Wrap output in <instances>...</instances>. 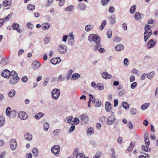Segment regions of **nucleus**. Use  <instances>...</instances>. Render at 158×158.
I'll use <instances>...</instances> for the list:
<instances>
[{
    "label": "nucleus",
    "mask_w": 158,
    "mask_h": 158,
    "mask_svg": "<svg viewBox=\"0 0 158 158\" xmlns=\"http://www.w3.org/2000/svg\"><path fill=\"white\" fill-rule=\"evenodd\" d=\"M88 39L89 41L94 42L96 44L93 48V50L95 51H96L100 46V38L97 35L91 34L89 35Z\"/></svg>",
    "instance_id": "f257e3e1"
},
{
    "label": "nucleus",
    "mask_w": 158,
    "mask_h": 158,
    "mask_svg": "<svg viewBox=\"0 0 158 158\" xmlns=\"http://www.w3.org/2000/svg\"><path fill=\"white\" fill-rule=\"evenodd\" d=\"M19 80L17 74L14 71H11V76L9 83L11 85H15L16 84Z\"/></svg>",
    "instance_id": "f03ea898"
},
{
    "label": "nucleus",
    "mask_w": 158,
    "mask_h": 158,
    "mask_svg": "<svg viewBox=\"0 0 158 158\" xmlns=\"http://www.w3.org/2000/svg\"><path fill=\"white\" fill-rule=\"evenodd\" d=\"M51 94L52 98L57 99L60 95V91L58 89H54L52 90Z\"/></svg>",
    "instance_id": "7ed1b4c3"
},
{
    "label": "nucleus",
    "mask_w": 158,
    "mask_h": 158,
    "mask_svg": "<svg viewBox=\"0 0 158 158\" xmlns=\"http://www.w3.org/2000/svg\"><path fill=\"white\" fill-rule=\"evenodd\" d=\"M81 122L82 123H87L89 121V117L86 113H85L79 117Z\"/></svg>",
    "instance_id": "20e7f679"
},
{
    "label": "nucleus",
    "mask_w": 158,
    "mask_h": 158,
    "mask_svg": "<svg viewBox=\"0 0 158 158\" xmlns=\"http://www.w3.org/2000/svg\"><path fill=\"white\" fill-rule=\"evenodd\" d=\"M60 147L59 145H55L51 148V150L53 154L55 155L58 156L59 155Z\"/></svg>",
    "instance_id": "39448f33"
},
{
    "label": "nucleus",
    "mask_w": 158,
    "mask_h": 158,
    "mask_svg": "<svg viewBox=\"0 0 158 158\" xmlns=\"http://www.w3.org/2000/svg\"><path fill=\"white\" fill-rule=\"evenodd\" d=\"M2 75L3 77L8 78L10 77L11 76V72H10L7 69L4 70L2 72Z\"/></svg>",
    "instance_id": "423d86ee"
},
{
    "label": "nucleus",
    "mask_w": 158,
    "mask_h": 158,
    "mask_svg": "<svg viewBox=\"0 0 158 158\" xmlns=\"http://www.w3.org/2000/svg\"><path fill=\"white\" fill-rule=\"evenodd\" d=\"M67 48L64 45L60 44L59 46V52L61 54H65L67 51Z\"/></svg>",
    "instance_id": "0eeeda50"
},
{
    "label": "nucleus",
    "mask_w": 158,
    "mask_h": 158,
    "mask_svg": "<svg viewBox=\"0 0 158 158\" xmlns=\"http://www.w3.org/2000/svg\"><path fill=\"white\" fill-rule=\"evenodd\" d=\"M18 117L21 120L26 119L28 117L27 114L24 112L20 111L18 113Z\"/></svg>",
    "instance_id": "6e6552de"
},
{
    "label": "nucleus",
    "mask_w": 158,
    "mask_h": 158,
    "mask_svg": "<svg viewBox=\"0 0 158 158\" xmlns=\"http://www.w3.org/2000/svg\"><path fill=\"white\" fill-rule=\"evenodd\" d=\"M17 145V142L15 139H12L10 143V147L12 150H15Z\"/></svg>",
    "instance_id": "1a4fd4ad"
},
{
    "label": "nucleus",
    "mask_w": 158,
    "mask_h": 158,
    "mask_svg": "<svg viewBox=\"0 0 158 158\" xmlns=\"http://www.w3.org/2000/svg\"><path fill=\"white\" fill-rule=\"evenodd\" d=\"M115 119V117L114 115L110 116L107 119V124L108 125H111L113 123Z\"/></svg>",
    "instance_id": "9d476101"
},
{
    "label": "nucleus",
    "mask_w": 158,
    "mask_h": 158,
    "mask_svg": "<svg viewBox=\"0 0 158 158\" xmlns=\"http://www.w3.org/2000/svg\"><path fill=\"white\" fill-rule=\"evenodd\" d=\"M40 65V63L36 60L32 62V66L33 69H38Z\"/></svg>",
    "instance_id": "9b49d317"
},
{
    "label": "nucleus",
    "mask_w": 158,
    "mask_h": 158,
    "mask_svg": "<svg viewBox=\"0 0 158 158\" xmlns=\"http://www.w3.org/2000/svg\"><path fill=\"white\" fill-rule=\"evenodd\" d=\"M2 5L4 6H8L7 9L10 8L11 5V0H5L2 3Z\"/></svg>",
    "instance_id": "f8f14e48"
},
{
    "label": "nucleus",
    "mask_w": 158,
    "mask_h": 158,
    "mask_svg": "<svg viewBox=\"0 0 158 158\" xmlns=\"http://www.w3.org/2000/svg\"><path fill=\"white\" fill-rule=\"evenodd\" d=\"M19 25L18 23H13L12 25L13 29L16 30L18 32L20 33L22 32V30L19 28Z\"/></svg>",
    "instance_id": "ddd939ff"
},
{
    "label": "nucleus",
    "mask_w": 158,
    "mask_h": 158,
    "mask_svg": "<svg viewBox=\"0 0 158 158\" xmlns=\"http://www.w3.org/2000/svg\"><path fill=\"white\" fill-rule=\"evenodd\" d=\"M155 44V42H154L153 39L150 40L147 44V46L148 48L153 47Z\"/></svg>",
    "instance_id": "4468645a"
},
{
    "label": "nucleus",
    "mask_w": 158,
    "mask_h": 158,
    "mask_svg": "<svg viewBox=\"0 0 158 158\" xmlns=\"http://www.w3.org/2000/svg\"><path fill=\"white\" fill-rule=\"evenodd\" d=\"M9 62V59L8 58H5L2 59L0 62V64L2 65H5L8 64Z\"/></svg>",
    "instance_id": "2eb2a0df"
},
{
    "label": "nucleus",
    "mask_w": 158,
    "mask_h": 158,
    "mask_svg": "<svg viewBox=\"0 0 158 158\" xmlns=\"http://www.w3.org/2000/svg\"><path fill=\"white\" fill-rule=\"evenodd\" d=\"M102 75L103 78L106 79H110L112 77L111 75L106 72L102 73Z\"/></svg>",
    "instance_id": "dca6fc26"
},
{
    "label": "nucleus",
    "mask_w": 158,
    "mask_h": 158,
    "mask_svg": "<svg viewBox=\"0 0 158 158\" xmlns=\"http://www.w3.org/2000/svg\"><path fill=\"white\" fill-rule=\"evenodd\" d=\"M105 109L106 111L107 112H110L111 109L110 102H107L105 104Z\"/></svg>",
    "instance_id": "f3484780"
},
{
    "label": "nucleus",
    "mask_w": 158,
    "mask_h": 158,
    "mask_svg": "<svg viewBox=\"0 0 158 158\" xmlns=\"http://www.w3.org/2000/svg\"><path fill=\"white\" fill-rule=\"evenodd\" d=\"M143 16V15L139 13H135V14L134 17V18L136 20H140L142 18Z\"/></svg>",
    "instance_id": "a211bd4d"
},
{
    "label": "nucleus",
    "mask_w": 158,
    "mask_h": 158,
    "mask_svg": "<svg viewBox=\"0 0 158 158\" xmlns=\"http://www.w3.org/2000/svg\"><path fill=\"white\" fill-rule=\"evenodd\" d=\"M25 139L28 141H31L32 139V136L29 133H26L24 135Z\"/></svg>",
    "instance_id": "6ab92c4d"
},
{
    "label": "nucleus",
    "mask_w": 158,
    "mask_h": 158,
    "mask_svg": "<svg viewBox=\"0 0 158 158\" xmlns=\"http://www.w3.org/2000/svg\"><path fill=\"white\" fill-rule=\"evenodd\" d=\"M147 32H146L145 31V32L144 34V41L145 42H146L148 39L150 37L151 35L152 34V32H151V33L150 35L149 33Z\"/></svg>",
    "instance_id": "aec40b11"
},
{
    "label": "nucleus",
    "mask_w": 158,
    "mask_h": 158,
    "mask_svg": "<svg viewBox=\"0 0 158 158\" xmlns=\"http://www.w3.org/2000/svg\"><path fill=\"white\" fill-rule=\"evenodd\" d=\"M151 26L147 24L145 25V31L147 32V33L149 32V33L150 35L151 33V32H152V31L151 30Z\"/></svg>",
    "instance_id": "412c9836"
},
{
    "label": "nucleus",
    "mask_w": 158,
    "mask_h": 158,
    "mask_svg": "<svg viewBox=\"0 0 158 158\" xmlns=\"http://www.w3.org/2000/svg\"><path fill=\"white\" fill-rule=\"evenodd\" d=\"M94 133V130L93 128L89 127L87 130L86 134L88 136H90Z\"/></svg>",
    "instance_id": "4be33fe9"
},
{
    "label": "nucleus",
    "mask_w": 158,
    "mask_h": 158,
    "mask_svg": "<svg viewBox=\"0 0 158 158\" xmlns=\"http://www.w3.org/2000/svg\"><path fill=\"white\" fill-rule=\"evenodd\" d=\"M50 27V25L48 23H44L42 24V27L43 29L47 30Z\"/></svg>",
    "instance_id": "5701e85b"
},
{
    "label": "nucleus",
    "mask_w": 158,
    "mask_h": 158,
    "mask_svg": "<svg viewBox=\"0 0 158 158\" xmlns=\"http://www.w3.org/2000/svg\"><path fill=\"white\" fill-rule=\"evenodd\" d=\"M144 141L145 142V144L147 146H148L150 144V140L148 138V135H146V134L145 135L144 137Z\"/></svg>",
    "instance_id": "b1692460"
},
{
    "label": "nucleus",
    "mask_w": 158,
    "mask_h": 158,
    "mask_svg": "<svg viewBox=\"0 0 158 158\" xmlns=\"http://www.w3.org/2000/svg\"><path fill=\"white\" fill-rule=\"evenodd\" d=\"M44 115V114L41 112H40L36 114L35 116V118L36 119H39Z\"/></svg>",
    "instance_id": "393cba45"
},
{
    "label": "nucleus",
    "mask_w": 158,
    "mask_h": 158,
    "mask_svg": "<svg viewBox=\"0 0 158 158\" xmlns=\"http://www.w3.org/2000/svg\"><path fill=\"white\" fill-rule=\"evenodd\" d=\"M93 26L90 24H88L86 25L85 27V31L88 32L90 31L93 28Z\"/></svg>",
    "instance_id": "a878e982"
},
{
    "label": "nucleus",
    "mask_w": 158,
    "mask_h": 158,
    "mask_svg": "<svg viewBox=\"0 0 158 158\" xmlns=\"http://www.w3.org/2000/svg\"><path fill=\"white\" fill-rule=\"evenodd\" d=\"M15 94V91L14 89H11L8 93V96L10 98L13 97Z\"/></svg>",
    "instance_id": "bb28decb"
},
{
    "label": "nucleus",
    "mask_w": 158,
    "mask_h": 158,
    "mask_svg": "<svg viewBox=\"0 0 158 158\" xmlns=\"http://www.w3.org/2000/svg\"><path fill=\"white\" fill-rule=\"evenodd\" d=\"M86 8V5L84 4L81 3L78 4V9L81 10H84Z\"/></svg>",
    "instance_id": "cd10ccee"
},
{
    "label": "nucleus",
    "mask_w": 158,
    "mask_h": 158,
    "mask_svg": "<svg viewBox=\"0 0 158 158\" xmlns=\"http://www.w3.org/2000/svg\"><path fill=\"white\" fill-rule=\"evenodd\" d=\"M80 77V75L79 74L75 73L73 74L71 77V79L72 80H75L78 79Z\"/></svg>",
    "instance_id": "c85d7f7f"
},
{
    "label": "nucleus",
    "mask_w": 158,
    "mask_h": 158,
    "mask_svg": "<svg viewBox=\"0 0 158 158\" xmlns=\"http://www.w3.org/2000/svg\"><path fill=\"white\" fill-rule=\"evenodd\" d=\"M49 125L48 123L47 122L45 123L44 124L43 128L44 130V131H48L49 128Z\"/></svg>",
    "instance_id": "c756f323"
},
{
    "label": "nucleus",
    "mask_w": 158,
    "mask_h": 158,
    "mask_svg": "<svg viewBox=\"0 0 158 158\" xmlns=\"http://www.w3.org/2000/svg\"><path fill=\"white\" fill-rule=\"evenodd\" d=\"M124 46L122 44L118 45L115 47V50L118 51H121L123 49Z\"/></svg>",
    "instance_id": "7c9ffc66"
},
{
    "label": "nucleus",
    "mask_w": 158,
    "mask_h": 158,
    "mask_svg": "<svg viewBox=\"0 0 158 158\" xmlns=\"http://www.w3.org/2000/svg\"><path fill=\"white\" fill-rule=\"evenodd\" d=\"M155 75V73L154 72H151L149 73H148L147 74V78L149 79H151L153 77H154Z\"/></svg>",
    "instance_id": "2f4dec72"
},
{
    "label": "nucleus",
    "mask_w": 158,
    "mask_h": 158,
    "mask_svg": "<svg viewBox=\"0 0 158 158\" xmlns=\"http://www.w3.org/2000/svg\"><path fill=\"white\" fill-rule=\"evenodd\" d=\"M102 153L100 152H96L93 158H103L102 157Z\"/></svg>",
    "instance_id": "473e14b6"
},
{
    "label": "nucleus",
    "mask_w": 158,
    "mask_h": 158,
    "mask_svg": "<svg viewBox=\"0 0 158 158\" xmlns=\"http://www.w3.org/2000/svg\"><path fill=\"white\" fill-rule=\"evenodd\" d=\"M5 122V118L3 116H0V127L2 126Z\"/></svg>",
    "instance_id": "72a5a7b5"
},
{
    "label": "nucleus",
    "mask_w": 158,
    "mask_h": 158,
    "mask_svg": "<svg viewBox=\"0 0 158 158\" xmlns=\"http://www.w3.org/2000/svg\"><path fill=\"white\" fill-rule=\"evenodd\" d=\"M97 88L99 90H102L104 89V85L102 83H98L97 85Z\"/></svg>",
    "instance_id": "f704fd0d"
},
{
    "label": "nucleus",
    "mask_w": 158,
    "mask_h": 158,
    "mask_svg": "<svg viewBox=\"0 0 158 158\" xmlns=\"http://www.w3.org/2000/svg\"><path fill=\"white\" fill-rule=\"evenodd\" d=\"M150 103H145L141 106V109L143 110H144L148 107Z\"/></svg>",
    "instance_id": "c9c22d12"
},
{
    "label": "nucleus",
    "mask_w": 158,
    "mask_h": 158,
    "mask_svg": "<svg viewBox=\"0 0 158 158\" xmlns=\"http://www.w3.org/2000/svg\"><path fill=\"white\" fill-rule=\"evenodd\" d=\"M73 70L71 69L70 70L67 74H66V76L67 77V80L68 81L69 79H70V78L71 76V75L73 73Z\"/></svg>",
    "instance_id": "e433bc0d"
},
{
    "label": "nucleus",
    "mask_w": 158,
    "mask_h": 158,
    "mask_svg": "<svg viewBox=\"0 0 158 158\" xmlns=\"http://www.w3.org/2000/svg\"><path fill=\"white\" fill-rule=\"evenodd\" d=\"M106 21L105 20H104L102 21V24L99 27V29L101 30H102L104 27L106 25Z\"/></svg>",
    "instance_id": "4c0bfd02"
},
{
    "label": "nucleus",
    "mask_w": 158,
    "mask_h": 158,
    "mask_svg": "<svg viewBox=\"0 0 158 158\" xmlns=\"http://www.w3.org/2000/svg\"><path fill=\"white\" fill-rule=\"evenodd\" d=\"M65 77L64 76H63L62 75H60L58 78L57 82H59L61 81H64L65 80Z\"/></svg>",
    "instance_id": "58836bf2"
},
{
    "label": "nucleus",
    "mask_w": 158,
    "mask_h": 158,
    "mask_svg": "<svg viewBox=\"0 0 158 158\" xmlns=\"http://www.w3.org/2000/svg\"><path fill=\"white\" fill-rule=\"evenodd\" d=\"M76 158H89L87 157H85V155L81 153H78L77 154Z\"/></svg>",
    "instance_id": "ea45409f"
},
{
    "label": "nucleus",
    "mask_w": 158,
    "mask_h": 158,
    "mask_svg": "<svg viewBox=\"0 0 158 158\" xmlns=\"http://www.w3.org/2000/svg\"><path fill=\"white\" fill-rule=\"evenodd\" d=\"M110 151L112 152V153L110 155V158H117L116 156L115 155V152L114 151V149L113 148H111Z\"/></svg>",
    "instance_id": "a19ab883"
},
{
    "label": "nucleus",
    "mask_w": 158,
    "mask_h": 158,
    "mask_svg": "<svg viewBox=\"0 0 158 158\" xmlns=\"http://www.w3.org/2000/svg\"><path fill=\"white\" fill-rule=\"evenodd\" d=\"M73 117L71 116H69L67 117L65 120V121L68 123H70L72 121Z\"/></svg>",
    "instance_id": "79ce46f5"
},
{
    "label": "nucleus",
    "mask_w": 158,
    "mask_h": 158,
    "mask_svg": "<svg viewBox=\"0 0 158 158\" xmlns=\"http://www.w3.org/2000/svg\"><path fill=\"white\" fill-rule=\"evenodd\" d=\"M136 7V6L135 5H134L133 6H132L130 9V12L131 14H133L135 11Z\"/></svg>",
    "instance_id": "37998d69"
},
{
    "label": "nucleus",
    "mask_w": 158,
    "mask_h": 158,
    "mask_svg": "<svg viewBox=\"0 0 158 158\" xmlns=\"http://www.w3.org/2000/svg\"><path fill=\"white\" fill-rule=\"evenodd\" d=\"M123 107L125 109H127L129 108V105L126 102H123L122 103Z\"/></svg>",
    "instance_id": "c03bdc74"
},
{
    "label": "nucleus",
    "mask_w": 158,
    "mask_h": 158,
    "mask_svg": "<svg viewBox=\"0 0 158 158\" xmlns=\"http://www.w3.org/2000/svg\"><path fill=\"white\" fill-rule=\"evenodd\" d=\"M148 146H147L146 145V146L143 145L142 147V150H143L144 151H146V152L150 151L151 149L150 148H148Z\"/></svg>",
    "instance_id": "a18cd8bd"
},
{
    "label": "nucleus",
    "mask_w": 158,
    "mask_h": 158,
    "mask_svg": "<svg viewBox=\"0 0 158 158\" xmlns=\"http://www.w3.org/2000/svg\"><path fill=\"white\" fill-rule=\"evenodd\" d=\"M110 23L112 24H114L115 22V17L114 16H112L110 18Z\"/></svg>",
    "instance_id": "49530a36"
},
{
    "label": "nucleus",
    "mask_w": 158,
    "mask_h": 158,
    "mask_svg": "<svg viewBox=\"0 0 158 158\" xmlns=\"http://www.w3.org/2000/svg\"><path fill=\"white\" fill-rule=\"evenodd\" d=\"M28 9L30 10H33L35 9V6L31 4L28 5L27 6Z\"/></svg>",
    "instance_id": "de8ad7c7"
},
{
    "label": "nucleus",
    "mask_w": 158,
    "mask_h": 158,
    "mask_svg": "<svg viewBox=\"0 0 158 158\" xmlns=\"http://www.w3.org/2000/svg\"><path fill=\"white\" fill-rule=\"evenodd\" d=\"M51 61L52 62V64L54 65L56 64L57 63L59 62L58 60V58H53L51 60Z\"/></svg>",
    "instance_id": "09e8293b"
},
{
    "label": "nucleus",
    "mask_w": 158,
    "mask_h": 158,
    "mask_svg": "<svg viewBox=\"0 0 158 158\" xmlns=\"http://www.w3.org/2000/svg\"><path fill=\"white\" fill-rule=\"evenodd\" d=\"M32 152L35 156H36L38 155V150L37 148H34L32 150Z\"/></svg>",
    "instance_id": "8fccbe9b"
},
{
    "label": "nucleus",
    "mask_w": 158,
    "mask_h": 158,
    "mask_svg": "<svg viewBox=\"0 0 158 158\" xmlns=\"http://www.w3.org/2000/svg\"><path fill=\"white\" fill-rule=\"evenodd\" d=\"M73 10V6L70 5L66 8V10L67 11H71Z\"/></svg>",
    "instance_id": "3c124183"
},
{
    "label": "nucleus",
    "mask_w": 158,
    "mask_h": 158,
    "mask_svg": "<svg viewBox=\"0 0 158 158\" xmlns=\"http://www.w3.org/2000/svg\"><path fill=\"white\" fill-rule=\"evenodd\" d=\"M110 1V0H102V3L103 6H106Z\"/></svg>",
    "instance_id": "603ef678"
},
{
    "label": "nucleus",
    "mask_w": 158,
    "mask_h": 158,
    "mask_svg": "<svg viewBox=\"0 0 158 158\" xmlns=\"http://www.w3.org/2000/svg\"><path fill=\"white\" fill-rule=\"evenodd\" d=\"M53 0H48L45 5V6L48 7L50 6L52 3Z\"/></svg>",
    "instance_id": "864d4df0"
},
{
    "label": "nucleus",
    "mask_w": 158,
    "mask_h": 158,
    "mask_svg": "<svg viewBox=\"0 0 158 158\" xmlns=\"http://www.w3.org/2000/svg\"><path fill=\"white\" fill-rule=\"evenodd\" d=\"M101 46V45L100 44V46H99L98 48V49L96 51L98 50L100 52L102 53L105 52V49L103 48H100Z\"/></svg>",
    "instance_id": "5fc2aeb1"
},
{
    "label": "nucleus",
    "mask_w": 158,
    "mask_h": 158,
    "mask_svg": "<svg viewBox=\"0 0 158 158\" xmlns=\"http://www.w3.org/2000/svg\"><path fill=\"white\" fill-rule=\"evenodd\" d=\"M127 126L130 129H132L133 128V124L131 121H128V122Z\"/></svg>",
    "instance_id": "6e6d98bb"
},
{
    "label": "nucleus",
    "mask_w": 158,
    "mask_h": 158,
    "mask_svg": "<svg viewBox=\"0 0 158 158\" xmlns=\"http://www.w3.org/2000/svg\"><path fill=\"white\" fill-rule=\"evenodd\" d=\"M10 108L8 107L6 110V114L7 116H9L10 113Z\"/></svg>",
    "instance_id": "4d7b16f0"
},
{
    "label": "nucleus",
    "mask_w": 158,
    "mask_h": 158,
    "mask_svg": "<svg viewBox=\"0 0 158 158\" xmlns=\"http://www.w3.org/2000/svg\"><path fill=\"white\" fill-rule=\"evenodd\" d=\"M60 132V130L58 129L54 130L53 132V134L55 136H57Z\"/></svg>",
    "instance_id": "13d9d810"
},
{
    "label": "nucleus",
    "mask_w": 158,
    "mask_h": 158,
    "mask_svg": "<svg viewBox=\"0 0 158 158\" xmlns=\"http://www.w3.org/2000/svg\"><path fill=\"white\" fill-rule=\"evenodd\" d=\"M112 32L111 30H109L107 33V35L108 38L110 39L112 36Z\"/></svg>",
    "instance_id": "bf43d9fd"
},
{
    "label": "nucleus",
    "mask_w": 158,
    "mask_h": 158,
    "mask_svg": "<svg viewBox=\"0 0 158 158\" xmlns=\"http://www.w3.org/2000/svg\"><path fill=\"white\" fill-rule=\"evenodd\" d=\"M125 93V91L124 90H121L119 91L118 95L119 96H123Z\"/></svg>",
    "instance_id": "052dcab7"
},
{
    "label": "nucleus",
    "mask_w": 158,
    "mask_h": 158,
    "mask_svg": "<svg viewBox=\"0 0 158 158\" xmlns=\"http://www.w3.org/2000/svg\"><path fill=\"white\" fill-rule=\"evenodd\" d=\"M89 97L90 98L89 99H90V100H91L94 103L95 102V99L94 96L93 95L90 94Z\"/></svg>",
    "instance_id": "680f3d73"
},
{
    "label": "nucleus",
    "mask_w": 158,
    "mask_h": 158,
    "mask_svg": "<svg viewBox=\"0 0 158 158\" xmlns=\"http://www.w3.org/2000/svg\"><path fill=\"white\" fill-rule=\"evenodd\" d=\"M27 26L28 28L30 29H32L33 27V25L30 23H27Z\"/></svg>",
    "instance_id": "e2e57ef3"
},
{
    "label": "nucleus",
    "mask_w": 158,
    "mask_h": 158,
    "mask_svg": "<svg viewBox=\"0 0 158 158\" xmlns=\"http://www.w3.org/2000/svg\"><path fill=\"white\" fill-rule=\"evenodd\" d=\"M137 83L136 82H134L133 83H132L131 85V88L132 89H134L137 86Z\"/></svg>",
    "instance_id": "0e129e2a"
},
{
    "label": "nucleus",
    "mask_w": 158,
    "mask_h": 158,
    "mask_svg": "<svg viewBox=\"0 0 158 158\" xmlns=\"http://www.w3.org/2000/svg\"><path fill=\"white\" fill-rule=\"evenodd\" d=\"M123 62L125 66H127L129 64L128 60L127 58H125Z\"/></svg>",
    "instance_id": "69168bd1"
},
{
    "label": "nucleus",
    "mask_w": 158,
    "mask_h": 158,
    "mask_svg": "<svg viewBox=\"0 0 158 158\" xmlns=\"http://www.w3.org/2000/svg\"><path fill=\"white\" fill-rule=\"evenodd\" d=\"M13 13H11L10 14H9L8 16H7L5 18V19H4V21L5 20H8L9 19L12 17V16Z\"/></svg>",
    "instance_id": "338daca9"
},
{
    "label": "nucleus",
    "mask_w": 158,
    "mask_h": 158,
    "mask_svg": "<svg viewBox=\"0 0 158 158\" xmlns=\"http://www.w3.org/2000/svg\"><path fill=\"white\" fill-rule=\"evenodd\" d=\"M114 10V8L113 6H111L109 9L108 11L110 13H113Z\"/></svg>",
    "instance_id": "774afa93"
}]
</instances>
